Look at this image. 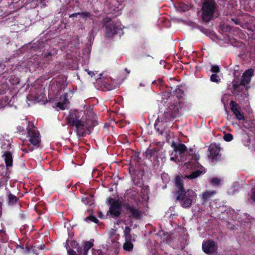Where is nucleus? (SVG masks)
I'll list each match as a JSON object with an SVG mask.
<instances>
[{"mask_svg": "<svg viewBox=\"0 0 255 255\" xmlns=\"http://www.w3.org/2000/svg\"><path fill=\"white\" fill-rule=\"evenodd\" d=\"M78 244L75 241H72L70 243V246L73 248H76V247L78 246Z\"/></svg>", "mask_w": 255, "mask_h": 255, "instance_id": "47", "label": "nucleus"}, {"mask_svg": "<svg viewBox=\"0 0 255 255\" xmlns=\"http://www.w3.org/2000/svg\"><path fill=\"white\" fill-rule=\"evenodd\" d=\"M125 240L127 242H135V240L134 238L132 237L131 234L128 235L125 237Z\"/></svg>", "mask_w": 255, "mask_h": 255, "instance_id": "40", "label": "nucleus"}, {"mask_svg": "<svg viewBox=\"0 0 255 255\" xmlns=\"http://www.w3.org/2000/svg\"><path fill=\"white\" fill-rule=\"evenodd\" d=\"M182 4L184 6H187L186 5H185L184 3H183Z\"/></svg>", "mask_w": 255, "mask_h": 255, "instance_id": "55", "label": "nucleus"}, {"mask_svg": "<svg viewBox=\"0 0 255 255\" xmlns=\"http://www.w3.org/2000/svg\"><path fill=\"white\" fill-rule=\"evenodd\" d=\"M88 252L83 251V255H87Z\"/></svg>", "mask_w": 255, "mask_h": 255, "instance_id": "53", "label": "nucleus"}, {"mask_svg": "<svg viewBox=\"0 0 255 255\" xmlns=\"http://www.w3.org/2000/svg\"><path fill=\"white\" fill-rule=\"evenodd\" d=\"M131 229L128 226H126L124 230V234L125 237L130 234Z\"/></svg>", "mask_w": 255, "mask_h": 255, "instance_id": "35", "label": "nucleus"}, {"mask_svg": "<svg viewBox=\"0 0 255 255\" xmlns=\"http://www.w3.org/2000/svg\"><path fill=\"white\" fill-rule=\"evenodd\" d=\"M251 198L255 202V188L252 190Z\"/></svg>", "mask_w": 255, "mask_h": 255, "instance_id": "46", "label": "nucleus"}, {"mask_svg": "<svg viewBox=\"0 0 255 255\" xmlns=\"http://www.w3.org/2000/svg\"><path fill=\"white\" fill-rule=\"evenodd\" d=\"M28 136L29 137L28 140L31 145L28 146L27 149H24L23 150L26 153L29 151H32L34 147L38 148L40 143V135L39 131L36 127L33 125H30V123L28 122V127L27 128Z\"/></svg>", "mask_w": 255, "mask_h": 255, "instance_id": "5", "label": "nucleus"}, {"mask_svg": "<svg viewBox=\"0 0 255 255\" xmlns=\"http://www.w3.org/2000/svg\"><path fill=\"white\" fill-rule=\"evenodd\" d=\"M160 122H165V121L163 120V117L161 116L160 117H158V118L156 120L155 124H154V128L155 130L158 131L160 134H163V131L160 130L159 128L158 127V124Z\"/></svg>", "mask_w": 255, "mask_h": 255, "instance_id": "19", "label": "nucleus"}, {"mask_svg": "<svg viewBox=\"0 0 255 255\" xmlns=\"http://www.w3.org/2000/svg\"><path fill=\"white\" fill-rule=\"evenodd\" d=\"M156 152L157 151L155 148H152V149L147 148L146 149V151L145 152V156H146V158L150 159L152 157H153L155 156Z\"/></svg>", "mask_w": 255, "mask_h": 255, "instance_id": "21", "label": "nucleus"}, {"mask_svg": "<svg viewBox=\"0 0 255 255\" xmlns=\"http://www.w3.org/2000/svg\"><path fill=\"white\" fill-rule=\"evenodd\" d=\"M106 27V36L112 37L114 35L120 33L122 31V24L120 22L110 20L105 23Z\"/></svg>", "mask_w": 255, "mask_h": 255, "instance_id": "6", "label": "nucleus"}, {"mask_svg": "<svg viewBox=\"0 0 255 255\" xmlns=\"http://www.w3.org/2000/svg\"><path fill=\"white\" fill-rule=\"evenodd\" d=\"M171 147L175 152H179L180 155L185 154L186 152H189L188 148L184 143H179L177 144L175 141H173L171 143Z\"/></svg>", "mask_w": 255, "mask_h": 255, "instance_id": "10", "label": "nucleus"}, {"mask_svg": "<svg viewBox=\"0 0 255 255\" xmlns=\"http://www.w3.org/2000/svg\"><path fill=\"white\" fill-rule=\"evenodd\" d=\"M176 202L184 208H189L196 202L197 195L192 190L176 191L175 193Z\"/></svg>", "mask_w": 255, "mask_h": 255, "instance_id": "4", "label": "nucleus"}, {"mask_svg": "<svg viewBox=\"0 0 255 255\" xmlns=\"http://www.w3.org/2000/svg\"><path fill=\"white\" fill-rule=\"evenodd\" d=\"M125 211V215L128 218V224L132 226L134 221L140 220L143 215V211L138 204H133L127 202L123 203Z\"/></svg>", "mask_w": 255, "mask_h": 255, "instance_id": "3", "label": "nucleus"}, {"mask_svg": "<svg viewBox=\"0 0 255 255\" xmlns=\"http://www.w3.org/2000/svg\"><path fill=\"white\" fill-rule=\"evenodd\" d=\"M125 71L128 73L129 74L130 72V71L128 69V68H126L125 69Z\"/></svg>", "mask_w": 255, "mask_h": 255, "instance_id": "52", "label": "nucleus"}, {"mask_svg": "<svg viewBox=\"0 0 255 255\" xmlns=\"http://www.w3.org/2000/svg\"><path fill=\"white\" fill-rule=\"evenodd\" d=\"M233 136L230 133L226 134L224 136V139L227 141H230L233 139Z\"/></svg>", "mask_w": 255, "mask_h": 255, "instance_id": "36", "label": "nucleus"}, {"mask_svg": "<svg viewBox=\"0 0 255 255\" xmlns=\"http://www.w3.org/2000/svg\"><path fill=\"white\" fill-rule=\"evenodd\" d=\"M133 248V244L131 242L126 241L123 245V249L128 252L132 251Z\"/></svg>", "mask_w": 255, "mask_h": 255, "instance_id": "23", "label": "nucleus"}, {"mask_svg": "<svg viewBox=\"0 0 255 255\" xmlns=\"http://www.w3.org/2000/svg\"><path fill=\"white\" fill-rule=\"evenodd\" d=\"M202 173V171L200 170H196L193 171L190 174L188 175L187 177L190 179H193L199 177Z\"/></svg>", "mask_w": 255, "mask_h": 255, "instance_id": "22", "label": "nucleus"}, {"mask_svg": "<svg viewBox=\"0 0 255 255\" xmlns=\"http://www.w3.org/2000/svg\"><path fill=\"white\" fill-rule=\"evenodd\" d=\"M80 16L85 20H87L88 18L90 20H93V22H94L93 20L94 15L91 13L89 11H82L80 12Z\"/></svg>", "mask_w": 255, "mask_h": 255, "instance_id": "17", "label": "nucleus"}, {"mask_svg": "<svg viewBox=\"0 0 255 255\" xmlns=\"http://www.w3.org/2000/svg\"><path fill=\"white\" fill-rule=\"evenodd\" d=\"M66 125L75 128V131L78 137H84L88 128L87 121L77 111H70L66 118Z\"/></svg>", "mask_w": 255, "mask_h": 255, "instance_id": "1", "label": "nucleus"}, {"mask_svg": "<svg viewBox=\"0 0 255 255\" xmlns=\"http://www.w3.org/2000/svg\"><path fill=\"white\" fill-rule=\"evenodd\" d=\"M123 203L118 200H113L110 205L109 214L113 218H119L120 217L122 212V207Z\"/></svg>", "mask_w": 255, "mask_h": 255, "instance_id": "7", "label": "nucleus"}, {"mask_svg": "<svg viewBox=\"0 0 255 255\" xmlns=\"http://www.w3.org/2000/svg\"><path fill=\"white\" fill-rule=\"evenodd\" d=\"M216 9V4L213 0H208V21L212 18Z\"/></svg>", "mask_w": 255, "mask_h": 255, "instance_id": "13", "label": "nucleus"}, {"mask_svg": "<svg viewBox=\"0 0 255 255\" xmlns=\"http://www.w3.org/2000/svg\"><path fill=\"white\" fill-rule=\"evenodd\" d=\"M82 201L85 205H91L93 204V197L89 195L86 197H83Z\"/></svg>", "mask_w": 255, "mask_h": 255, "instance_id": "24", "label": "nucleus"}, {"mask_svg": "<svg viewBox=\"0 0 255 255\" xmlns=\"http://www.w3.org/2000/svg\"><path fill=\"white\" fill-rule=\"evenodd\" d=\"M89 212V216L85 219V221L86 222L90 221L92 222L97 224L99 222V220L95 216L93 215V211H90Z\"/></svg>", "mask_w": 255, "mask_h": 255, "instance_id": "20", "label": "nucleus"}, {"mask_svg": "<svg viewBox=\"0 0 255 255\" xmlns=\"http://www.w3.org/2000/svg\"><path fill=\"white\" fill-rule=\"evenodd\" d=\"M16 249H20L21 250V252L24 254H27L30 252V249L28 247H24V245H17L16 246Z\"/></svg>", "mask_w": 255, "mask_h": 255, "instance_id": "26", "label": "nucleus"}, {"mask_svg": "<svg viewBox=\"0 0 255 255\" xmlns=\"http://www.w3.org/2000/svg\"><path fill=\"white\" fill-rule=\"evenodd\" d=\"M9 81L12 85H17L19 83L20 80L15 76H11L9 77Z\"/></svg>", "mask_w": 255, "mask_h": 255, "instance_id": "27", "label": "nucleus"}, {"mask_svg": "<svg viewBox=\"0 0 255 255\" xmlns=\"http://www.w3.org/2000/svg\"><path fill=\"white\" fill-rule=\"evenodd\" d=\"M210 80L213 82L218 83L220 81L221 79L217 74L214 73L210 76Z\"/></svg>", "mask_w": 255, "mask_h": 255, "instance_id": "30", "label": "nucleus"}, {"mask_svg": "<svg viewBox=\"0 0 255 255\" xmlns=\"http://www.w3.org/2000/svg\"><path fill=\"white\" fill-rule=\"evenodd\" d=\"M170 159H171V160H174V157H171L170 158Z\"/></svg>", "mask_w": 255, "mask_h": 255, "instance_id": "54", "label": "nucleus"}, {"mask_svg": "<svg viewBox=\"0 0 255 255\" xmlns=\"http://www.w3.org/2000/svg\"><path fill=\"white\" fill-rule=\"evenodd\" d=\"M76 249V251L78 253V255H80L82 253V252L83 251V249H82V247L79 246V245H78V246L76 247V248H75Z\"/></svg>", "mask_w": 255, "mask_h": 255, "instance_id": "44", "label": "nucleus"}, {"mask_svg": "<svg viewBox=\"0 0 255 255\" xmlns=\"http://www.w3.org/2000/svg\"><path fill=\"white\" fill-rule=\"evenodd\" d=\"M202 200L204 203H205L207 201V191H205L203 193Z\"/></svg>", "mask_w": 255, "mask_h": 255, "instance_id": "43", "label": "nucleus"}, {"mask_svg": "<svg viewBox=\"0 0 255 255\" xmlns=\"http://www.w3.org/2000/svg\"><path fill=\"white\" fill-rule=\"evenodd\" d=\"M136 171V167L135 165L130 163L128 167V171L131 175H133L135 174Z\"/></svg>", "mask_w": 255, "mask_h": 255, "instance_id": "32", "label": "nucleus"}, {"mask_svg": "<svg viewBox=\"0 0 255 255\" xmlns=\"http://www.w3.org/2000/svg\"><path fill=\"white\" fill-rule=\"evenodd\" d=\"M211 71L213 73L217 74L220 71V68L218 66H212Z\"/></svg>", "mask_w": 255, "mask_h": 255, "instance_id": "42", "label": "nucleus"}, {"mask_svg": "<svg viewBox=\"0 0 255 255\" xmlns=\"http://www.w3.org/2000/svg\"><path fill=\"white\" fill-rule=\"evenodd\" d=\"M80 15V12H77V13H72L71 14H70L69 15V17L70 18L76 17L77 16V15Z\"/></svg>", "mask_w": 255, "mask_h": 255, "instance_id": "50", "label": "nucleus"}, {"mask_svg": "<svg viewBox=\"0 0 255 255\" xmlns=\"http://www.w3.org/2000/svg\"><path fill=\"white\" fill-rule=\"evenodd\" d=\"M189 152H186L185 154H188L189 156H191V160L185 163V166L187 168H190L193 169L197 167L199 165L198 160L199 159V155L193 153V149L192 148L188 149Z\"/></svg>", "mask_w": 255, "mask_h": 255, "instance_id": "8", "label": "nucleus"}, {"mask_svg": "<svg viewBox=\"0 0 255 255\" xmlns=\"http://www.w3.org/2000/svg\"><path fill=\"white\" fill-rule=\"evenodd\" d=\"M202 250L205 253L207 254V240L203 241L202 244Z\"/></svg>", "mask_w": 255, "mask_h": 255, "instance_id": "41", "label": "nucleus"}, {"mask_svg": "<svg viewBox=\"0 0 255 255\" xmlns=\"http://www.w3.org/2000/svg\"><path fill=\"white\" fill-rule=\"evenodd\" d=\"M132 180L134 185L140 187L142 185V183L139 178L132 177Z\"/></svg>", "mask_w": 255, "mask_h": 255, "instance_id": "33", "label": "nucleus"}, {"mask_svg": "<svg viewBox=\"0 0 255 255\" xmlns=\"http://www.w3.org/2000/svg\"><path fill=\"white\" fill-rule=\"evenodd\" d=\"M218 247L215 245L214 242L212 241H208V255L216 252L217 250Z\"/></svg>", "mask_w": 255, "mask_h": 255, "instance_id": "18", "label": "nucleus"}, {"mask_svg": "<svg viewBox=\"0 0 255 255\" xmlns=\"http://www.w3.org/2000/svg\"><path fill=\"white\" fill-rule=\"evenodd\" d=\"M215 193V191H212L210 193H209L208 192V196H209L210 195H213Z\"/></svg>", "mask_w": 255, "mask_h": 255, "instance_id": "51", "label": "nucleus"}, {"mask_svg": "<svg viewBox=\"0 0 255 255\" xmlns=\"http://www.w3.org/2000/svg\"><path fill=\"white\" fill-rule=\"evenodd\" d=\"M234 114L238 119L240 120H244V117L239 111H238L237 112H236Z\"/></svg>", "mask_w": 255, "mask_h": 255, "instance_id": "39", "label": "nucleus"}, {"mask_svg": "<svg viewBox=\"0 0 255 255\" xmlns=\"http://www.w3.org/2000/svg\"><path fill=\"white\" fill-rule=\"evenodd\" d=\"M57 107L61 110H64V107L63 104L61 102H57L56 104Z\"/></svg>", "mask_w": 255, "mask_h": 255, "instance_id": "48", "label": "nucleus"}, {"mask_svg": "<svg viewBox=\"0 0 255 255\" xmlns=\"http://www.w3.org/2000/svg\"><path fill=\"white\" fill-rule=\"evenodd\" d=\"M209 150L210 151V156L213 158L219 155V153L220 151V148L213 144H211L210 145Z\"/></svg>", "mask_w": 255, "mask_h": 255, "instance_id": "15", "label": "nucleus"}, {"mask_svg": "<svg viewBox=\"0 0 255 255\" xmlns=\"http://www.w3.org/2000/svg\"><path fill=\"white\" fill-rule=\"evenodd\" d=\"M57 54L56 51L54 49L47 51L44 54V59L48 62L52 60V57Z\"/></svg>", "mask_w": 255, "mask_h": 255, "instance_id": "16", "label": "nucleus"}, {"mask_svg": "<svg viewBox=\"0 0 255 255\" xmlns=\"http://www.w3.org/2000/svg\"><path fill=\"white\" fill-rule=\"evenodd\" d=\"M240 84H238V82H233V86L234 87V90L233 91V94L234 95H238L240 92Z\"/></svg>", "mask_w": 255, "mask_h": 255, "instance_id": "31", "label": "nucleus"}, {"mask_svg": "<svg viewBox=\"0 0 255 255\" xmlns=\"http://www.w3.org/2000/svg\"><path fill=\"white\" fill-rule=\"evenodd\" d=\"M175 185L177 190L176 191L186 190L184 187L183 180L181 176L178 175L175 179Z\"/></svg>", "mask_w": 255, "mask_h": 255, "instance_id": "14", "label": "nucleus"}, {"mask_svg": "<svg viewBox=\"0 0 255 255\" xmlns=\"http://www.w3.org/2000/svg\"><path fill=\"white\" fill-rule=\"evenodd\" d=\"M94 244L92 242L90 241H87L84 243V247H83V251L88 252L90 249H91Z\"/></svg>", "mask_w": 255, "mask_h": 255, "instance_id": "29", "label": "nucleus"}, {"mask_svg": "<svg viewBox=\"0 0 255 255\" xmlns=\"http://www.w3.org/2000/svg\"><path fill=\"white\" fill-rule=\"evenodd\" d=\"M254 75V70L252 69H250L245 71L241 78L240 85L246 86L248 84L251 79V77Z\"/></svg>", "mask_w": 255, "mask_h": 255, "instance_id": "9", "label": "nucleus"}, {"mask_svg": "<svg viewBox=\"0 0 255 255\" xmlns=\"http://www.w3.org/2000/svg\"><path fill=\"white\" fill-rule=\"evenodd\" d=\"M67 253L69 255H78L76 252L73 249H71L70 247L66 248Z\"/></svg>", "mask_w": 255, "mask_h": 255, "instance_id": "37", "label": "nucleus"}, {"mask_svg": "<svg viewBox=\"0 0 255 255\" xmlns=\"http://www.w3.org/2000/svg\"><path fill=\"white\" fill-rule=\"evenodd\" d=\"M175 92L176 93H177V95L176 96V97H171L172 99H177V98L178 99H180V98L182 97V94L184 93V91L182 90V89L180 88L179 86H178L175 89Z\"/></svg>", "mask_w": 255, "mask_h": 255, "instance_id": "25", "label": "nucleus"}, {"mask_svg": "<svg viewBox=\"0 0 255 255\" xmlns=\"http://www.w3.org/2000/svg\"><path fill=\"white\" fill-rule=\"evenodd\" d=\"M199 29L203 33H204L206 35H207V29L202 26L200 27Z\"/></svg>", "mask_w": 255, "mask_h": 255, "instance_id": "49", "label": "nucleus"}, {"mask_svg": "<svg viewBox=\"0 0 255 255\" xmlns=\"http://www.w3.org/2000/svg\"><path fill=\"white\" fill-rule=\"evenodd\" d=\"M2 157H3L7 168L12 166L13 158L12 153L10 151H5L2 155Z\"/></svg>", "mask_w": 255, "mask_h": 255, "instance_id": "11", "label": "nucleus"}, {"mask_svg": "<svg viewBox=\"0 0 255 255\" xmlns=\"http://www.w3.org/2000/svg\"><path fill=\"white\" fill-rule=\"evenodd\" d=\"M230 106L231 107V110L234 113H235L236 112H237L238 111H239L235 102L232 101L230 103Z\"/></svg>", "mask_w": 255, "mask_h": 255, "instance_id": "34", "label": "nucleus"}, {"mask_svg": "<svg viewBox=\"0 0 255 255\" xmlns=\"http://www.w3.org/2000/svg\"><path fill=\"white\" fill-rule=\"evenodd\" d=\"M8 200L9 202V203H10V204L14 205L17 203L18 198L16 196L13 195L12 194L10 193L8 195Z\"/></svg>", "mask_w": 255, "mask_h": 255, "instance_id": "28", "label": "nucleus"}, {"mask_svg": "<svg viewBox=\"0 0 255 255\" xmlns=\"http://www.w3.org/2000/svg\"><path fill=\"white\" fill-rule=\"evenodd\" d=\"M170 102L168 103L166 109L161 115L165 122L173 121L174 120L181 116L183 110L185 107V103L178 98L173 99L170 98Z\"/></svg>", "mask_w": 255, "mask_h": 255, "instance_id": "2", "label": "nucleus"}, {"mask_svg": "<svg viewBox=\"0 0 255 255\" xmlns=\"http://www.w3.org/2000/svg\"><path fill=\"white\" fill-rule=\"evenodd\" d=\"M220 182V179L218 178H214L211 180V183L214 185H218Z\"/></svg>", "mask_w": 255, "mask_h": 255, "instance_id": "38", "label": "nucleus"}, {"mask_svg": "<svg viewBox=\"0 0 255 255\" xmlns=\"http://www.w3.org/2000/svg\"><path fill=\"white\" fill-rule=\"evenodd\" d=\"M201 19L205 24L207 23V0H203Z\"/></svg>", "mask_w": 255, "mask_h": 255, "instance_id": "12", "label": "nucleus"}, {"mask_svg": "<svg viewBox=\"0 0 255 255\" xmlns=\"http://www.w3.org/2000/svg\"><path fill=\"white\" fill-rule=\"evenodd\" d=\"M139 152H136L134 154V156L133 157V160L135 162H138L139 161Z\"/></svg>", "mask_w": 255, "mask_h": 255, "instance_id": "45", "label": "nucleus"}]
</instances>
